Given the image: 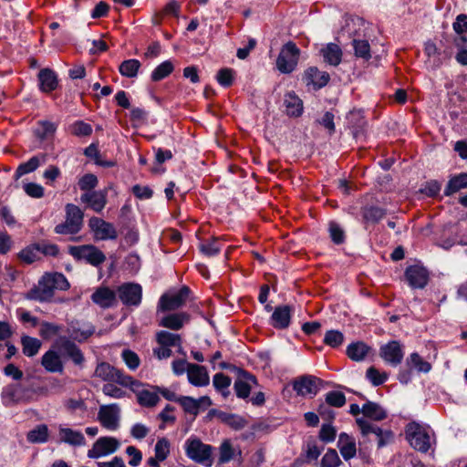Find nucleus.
<instances>
[{
    "label": "nucleus",
    "mask_w": 467,
    "mask_h": 467,
    "mask_svg": "<svg viewBox=\"0 0 467 467\" xmlns=\"http://www.w3.org/2000/svg\"><path fill=\"white\" fill-rule=\"evenodd\" d=\"M66 276L60 273L45 274L36 286L29 292V298L37 301H47L54 296L55 290L66 291L69 288Z\"/></svg>",
    "instance_id": "obj_1"
},
{
    "label": "nucleus",
    "mask_w": 467,
    "mask_h": 467,
    "mask_svg": "<svg viewBox=\"0 0 467 467\" xmlns=\"http://www.w3.org/2000/svg\"><path fill=\"white\" fill-rule=\"evenodd\" d=\"M65 211L66 220L55 226V233L64 235L78 234L83 226V212L78 206L72 203H67Z\"/></svg>",
    "instance_id": "obj_2"
},
{
    "label": "nucleus",
    "mask_w": 467,
    "mask_h": 467,
    "mask_svg": "<svg viewBox=\"0 0 467 467\" xmlns=\"http://www.w3.org/2000/svg\"><path fill=\"white\" fill-rule=\"evenodd\" d=\"M185 453L197 463L211 466L213 463V446L203 443L199 438L192 436L185 441Z\"/></svg>",
    "instance_id": "obj_3"
},
{
    "label": "nucleus",
    "mask_w": 467,
    "mask_h": 467,
    "mask_svg": "<svg viewBox=\"0 0 467 467\" xmlns=\"http://www.w3.org/2000/svg\"><path fill=\"white\" fill-rule=\"evenodd\" d=\"M128 387L135 393L138 403L142 407L152 408L160 401L158 386L145 385L132 378V382Z\"/></svg>",
    "instance_id": "obj_4"
},
{
    "label": "nucleus",
    "mask_w": 467,
    "mask_h": 467,
    "mask_svg": "<svg viewBox=\"0 0 467 467\" xmlns=\"http://www.w3.org/2000/svg\"><path fill=\"white\" fill-rule=\"evenodd\" d=\"M406 438L415 450L426 452L431 447V437L420 424L410 422L406 426Z\"/></svg>",
    "instance_id": "obj_5"
},
{
    "label": "nucleus",
    "mask_w": 467,
    "mask_h": 467,
    "mask_svg": "<svg viewBox=\"0 0 467 467\" xmlns=\"http://www.w3.org/2000/svg\"><path fill=\"white\" fill-rule=\"evenodd\" d=\"M94 374L104 381L115 382L123 387H128L132 382L131 376L126 375L122 370L107 362L99 363Z\"/></svg>",
    "instance_id": "obj_6"
},
{
    "label": "nucleus",
    "mask_w": 467,
    "mask_h": 467,
    "mask_svg": "<svg viewBox=\"0 0 467 467\" xmlns=\"http://www.w3.org/2000/svg\"><path fill=\"white\" fill-rule=\"evenodd\" d=\"M300 50L293 42L286 43L281 49L276 59V67L282 73L292 72L299 59Z\"/></svg>",
    "instance_id": "obj_7"
},
{
    "label": "nucleus",
    "mask_w": 467,
    "mask_h": 467,
    "mask_svg": "<svg viewBox=\"0 0 467 467\" xmlns=\"http://www.w3.org/2000/svg\"><path fill=\"white\" fill-rule=\"evenodd\" d=\"M190 292L189 287L182 286L178 291L163 294L159 300L158 310L172 311L182 307L185 305Z\"/></svg>",
    "instance_id": "obj_8"
},
{
    "label": "nucleus",
    "mask_w": 467,
    "mask_h": 467,
    "mask_svg": "<svg viewBox=\"0 0 467 467\" xmlns=\"http://www.w3.org/2000/svg\"><path fill=\"white\" fill-rule=\"evenodd\" d=\"M69 254L74 258L78 260H85L94 266L101 265L106 260V256L103 252L91 244L70 246Z\"/></svg>",
    "instance_id": "obj_9"
},
{
    "label": "nucleus",
    "mask_w": 467,
    "mask_h": 467,
    "mask_svg": "<svg viewBox=\"0 0 467 467\" xmlns=\"http://www.w3.org/2000/svg\"><path fill=\"white\" fill-rule=\"evenodd\" d=\"M118 296L123 305L138 306L142 300V287L136 283H124L118 287Z\"/></svg>",
    "instance_id": "obj_10"
},
{
    "label": "nucleus",
    "mask_w": 467,
    "mask_h": 467,
    "mask_svg": "<svg viewBox=\"0 0 467 467\" xmlns=\"http://www.w3.org/2000/svg\"><path fill=\"white\" fill-rule=\"evenodd\" d=\"M88 226L96 240H115L118 237V232L114 225L101 218L91 217Z\"/></svg>",
    "instance_id": "obj_11"
},
{
    "label": "nucleus",
    "mask_w": 467,
    "mask_h": 467,
    "mask_svg": "<svg viewBox=\"0 0 467 467\" xmlns=\"http://www.w3.org/2000/svg\"><path fill=\"white\" fill-rule=\"evenodd\" d=\"M119 446V440L114 437H100L94 442L92 448L88 451V457L98 459L111 454L118 451Z\"/></svg>",
    "instance_id": "obj_12"
},
{
    "label": "nucleus",
    "mask_w": 467,
    "mask_h": 467,
    "mask_svg": "<svg viewBox=\"0 0 467 467\" xmlns=\"http://www.w3.org/2000/svg\"><path fill=\"white\" fill-rule=\"evenodd\" d=\"M3 404L6 407L28 401L26 389L19 383L5 386L1 393Z\"/></svg>",
    "instance_id": "obj_13"
},
{
    "label": "nucleus",
    "mask_w": 467,
    "mask_h": 467,
    "mask_svg": "<svg viewBox=\"0 0 467 467\" xmlns=\"http://www.w3.org/2000/svg\"><path fill=\"white\" fill-rule=\"evenodd\" d=\"M98 419L107 430H117L119 426V407L117 404L101 406L98 413Z\"/></svg>",
    "instance_id": "obj_14"
},
{
    "label": "nucleus",
    "mask_w": 467,
    "mask_h": 467,
    "mask_svg": "<svg viewBox=\"0 0 467 467\" xmlns=\"http://www.w3.org/2000/svg\"><path fill=\"white\" fill-rule=\"evenodd\" d=\"M57 348L63 351L72 362L77 366H83L85 362V357L81 349L68 337H58L54 345Z\"/></svg>",
    "instance_id": "obj_15"
},
{
    "label": "nucleus",
    "mask_w": 467,
    "mask_h": 467,
    "mask_svg": "<svg viewBox=\"0 0 467 467\" xmlns=\"http://www.w3.org/2000/svg\"><path fill=\"white\" fill-rule=\"evenodd\" d=\"M67 331L71 339L83 342L95 333V327L89 322L73 320L68 323Z\"/></svg>",
    "instance_id": "obj_16"
},
{
    "label": "nucleus",
    "mask_w": 467,
    "mask_h": 467,
    "mask_svg": "<svg viewBox=\"0 0 467 467\" xmlns=\"http://www.w3.org/2000/svg\"><path fill=\"white\" fill-rule=\"evenodd\" d=\"M320 382L317 377L307 375L296 379L293 388L300 396L313 397L319 390Z\"/></svg>",
    "instance_id": "obj_17"
},
{
    "label": "nucleus",
    "mask_w": 467,
    "mask_h": 467,
    "mask_svg": "<svg viewBox=\"0 0 467 467\" xmlns=\"http://www.w3.org/2000/svg\"><path fill=\"white\" fill-rule=\"evenodd\" d=\"M405 276L412 288H424L429 281V272L420 265H410L405 271Z\"/></svg>",
    "instance_id": "obj_18"
},
{
    "label": "nucleus",
    "mask_w": 467,
    "mask_h": 467,
    "mask_svg": "<svg viewBox=\"0 0 467 467\" xmlns=\"http://www.w3.org/2000/svg\"><path fill=\"white\" fill-rule=\"evenodd\" d=\"M380 357L391 366L401 363L404 353L399 341L393 340L380 348Z\"/></svg>",
    "instance_id": "obj_19"
},
{
    "label": "nucleus",
    "mask_w": 467,
    "mask_h": 467,
    "mask_svg": "<svg viewBox=\"0 0 467 467\" xmlns=\"http://www.w3.org/2000/svg\"><path fill=\"white\" fill-rule=\"evenodd\" d=\"M107 190L88 192L81 195L80 200L96 213H100L107 204Z\"/></svg>",
    "instance_id": "obj_20"
},
{
    "label": "nucleus",
    "mask_w": 467,
    "mask_h": 467,
    "mask_svg": "<svg viewBox=\"0 0 467 467\" xmlns=\"http://www.w3.org/2000/svg\"><path fill=\"white\" fill-rule=\"evenodd\" d=\"M256 383L257 381L254 376L244 370H241L234 385L236 396L240 399H246L251 392L252 386Z\"/></svg>",
    "instance_id": "obj_21"
},
{
    "label": "nucleus",
    "mask_w": 467,
    "mask_h": 467,
    "mask_svg": "<svg viewBox=\"0 0 467 467\" xmlns=\"http://www.w3.org/2000/svg\"><path fill=\"white\" fill-rule=\"evenodd\" d=\"M41 365L47 372L62 373L64 363L58 352L53 348L47 350L41 358Z\"/></svg>",
    "instance_id": "obj_22"
},
{
    "label": "nucleus",
    "mask_w": 467,
    "mask_h": 467,
    "mask_svg": "<svg viewBox=\"0 0 467 467\" xmlns=\"http://www.w3.org/2000/svg\"><path fill=\"white\" fill-rule=\"evenodd\" d=\"M91 300L102 308H109L116 304V293L107 286H100L92 294Z\"/></svg>",
    "instance_id": "obj_23"
},
{
    "label": "nucleus",
    "mask_w": 467,
    "mask_h": 467,
    "mask_svg": "<svg viewBox=\"0 0 467 467\" xmlns=\"http://www.w3.org/2000/svg\"><path fill=\"white\" fill-rule=\"evenodd\" d=\"M187 378L189 382L195 387H205L210 382L206 368L197 364H190Z\"/></svg>",
    "instance_id": "obj_24"
},
{
    "label": "nucleus",
    "mask_w": 467,
    "mask_h": 467,
    "mask_svg": "<svg viewBox=\"0 0 467 467\" xmlns=\"http://www.w3.org/2000/svg\"><path fill=\"white\" fill-rule=\"evenodd\" d=\"M292 308L289 306H276L271 317V325L277 329H285L290 325Z\"/></svg>",
    "instance_id": "obj_25"
},
{
    "label": "nucleus",
    "mask_w": 467,
    "mask_h": 467,
    "mask_svg": "<svg viewBox=\"0 0 467 467\" xmlns=\"http://www.w3.org/2000/svg\"><path fill=\"white\" fill-rule=\"evenodd\" d=\"M329 75L325 71H320L317 67H309L304 75V79L307 86L312 85L315 89L325 87L329 81Z\"/></svg>",
    "instance_id": "obj_26"
},
{
    "label": "nucleus",
    "mask_w": 467,
    "mask_h": 467,
    "mask_svg": "<svg viewBox=\"0 0 467 467\" xmlns=\"http://www.w3.org/2000/svg\"><path fill=\"white\" fill-rule=\"evenodd\" d=\"M59 441L67 443L72 446H81L85 444L86 439L79 431L59 426L58 428Z\"/></svg>",
    "instance_id": "obj_27"
},
{
    "label": "nucleus",
    "mask_w": 467,
    "mask_h": 467,
    "mask_svg": "<svg viewBox=\"0 0 467 467\" xmlns=\"http://www.w3.org/2000/svg\"><path fill=\"white\" fill-rule=\"evenodd\" d=\"M284 106L286 114L290 117L296 118L303 113V101L294 91L287 92L285 95Z\"/></svg>",
    "instance_id": "obj_28"
},
{
    "label": "nucleus",
    "mask_w": 467,
    "mask_h": 467,
    "mask_svg": "<svg viewBox=\"0 0 467 467\" xmlns=\"http://www.w3.org/2000/svg\"><path fill=\"white\" fill-rule=\"evenodd\" d=\"M190 320V316L185 312L174 313L162 317L159 323L161 327L179 330Z\"/></svg>",
    "instance_id": "obj_29"
},
{
    "label": "nucleus",
    "mask_w": 467,
    "mask_h": 467,
    "mask_svg": "<svg viewBox=\"0 0 467 467\" xmlns=\"http://www.w3.org/2000/svg\"><path fill=\"white\" fill-rule=\"evenodd\" d=\"M38 80L40 89L46 93L55 90L58 83L56 73L49 68H44L39 71Z\"/></svg>",
    "instance_id": "obj_30"
},
{
    "label": "nucleus",
    "mask_w": 467,
    "mask_h": 467,
    "mask_svg": "<svg viewBox=\"0 0 467 467\" xmlns=\"http://www.w3.org/2000/svg\"><path fill=\"white\" fill-rule=\"evenodd\" d=\"M337 447L342 457L348 461L356 455V443L352 437L343 432L339 434Z\"/></svg>",
    "instance_id": "obj_31"
},
{
    "label": "nucleus",
    "mask_w": 467,
    "mask_h": 467,
    "mask_svg": "<svg viewBox=\"0 0 467 467\" xmlns=\"http://www.w3.org/2000/svg\"><path fill=\"white\" fill-rule=\"evenodd\" d=\"M46 161L47 157L45 154L33 156L27 161L21 163L17 167L15 172L16 179H19L23 175L36 171L40 166V164L45 163Z\"/></svg>",
    "instance_id": "obj_32"
},
{
    "label": "nucleus",
    "mask_w": 467,
    "mask_h": 467,
    "mask_svg": "<svg viewBox=\"0 0 467 467\" xmlns=\"http://www.w3.org/2000/svg\"><path fill=\"white\" fill-rule=\"evenodd\" d=\"M241 455L242 451L239 448H234L230 440H224L219 447L218 462L224 464Z\"/></svg>",
    "instance_id": "obj_33"
},
{
    "label": "nucleus",
    "mask_w": 467,
    "mask_h": 467,
    "mask_svg": "<svg viewBox=\"0 0 467 467\" xmlns=\"http://www.w3.org/2000/svg\"><path fill=\"white\" fill-rule=\"evenodd\" d=\"M324 60L332 66H337L342 59L341 48L334 43L327 44L321 49Z\"/></svg>",
    "instance_id": "obj_34"
},
{
    "label": "nucleus",
    "mask_w": 467,
    "mask_h": 467,
    "mask_svg": "<svg viewBox=\"0 0 467 467\" xmlns=\"http://www.w3.org/2000/svg\"><path fill=\"white\" fill-rule=\"evenodd\" d=\"M467 188V173L462 172L458 175L451 177L444 190L446 196H451L462 189Z\"/></svg>",
    "instance_id": "obj_35"
},
{
    "label": "nucleus",
    "mask_w": 467,
    "mask_h": 467,
    "mask_svg": "<svg viewBox=\"0 0 467 467\" xmlns=\"http://www.w3.org/2000/svg\"><path fill=\"white\" fill-rule=\"evenodd\" d=\"M362 413L365 417L373 420H382L387 418V413L383 408L376 402L367 401L362 407Z\"/></svg>",
    "instance_id": "obj_36"
},
{
    "label": "nucleus",
    "mask_w": 467,
    "mask_h": 467,
    "mask_svg": "<svg viewBox=\"0 0 467 467\" xmlns=\"http://www.w3.org/2000/svg\"><path fill=\"white\" fill-rule=\"evenodd\" d=\"M369 351V347L363 342H355L347 348L348 357L354 361H362Z\"/></svg>",
    "instance_id": "obj_37"
},
{
    "label": "nucleus",
    "mask_w": 467,
    "mask_h": 467,
    "mask_svg": "<svg viewBox=\"0 0 467 467\" xmlns=\"http://www.w3.org/2000/svg\"><path fill=\"white\" fill-rule=\"evenodd\" d=\"M156 341L159 345L171 347H181L182 338L180 335L171 333L165 330L159 331L156 334Z\"/></svg>",
    "instance_id": "obj_38"
},
{
    "label": "nucleus",
    "mask_w": 467,
    "mask_h": 467,
    "mask_svg": "<svg viewBox=\"0 0 467 467\" xmlns=\"http://www.w3.org/2000/svg\"><path fill=\"white\" fill-rule=\"evenodd\" d=\"M21 344L23 348V353L27 357L36 356L42 345L39 339L29 336H23L21 337Z\"/></svg>",
    "instance_id": "obj_39"
},
{
    "label": "nucleus",
    "mask_w": 467,
    "mask_h": 467,
    "mask_svg": "<svg viewBox=\"0 0 467 467\" xmlns=\"http://www.w3.org/2000/svg\"><path fill=\"white\" fill-rule=\"evenodd\" d=\"M26 439L31 443H44L48 440V428L46 424L37 425L28 431Z\"/></svg>",
    "instance_id": "obj_40"
},
{
    "label": "nucleus",
    "mask_w": 467,
    "mask_h": 467,
    "mask_svg": "<svg viewBox=\"0 0 467 467\" xmlns=\"http://www.w3.org/2000/svg\"><path fill=\"white\" fill-rule=\"evenodd\" d=\"M140 66L138 59H127L119 65V71L123 77L132 78L138 75Z\"/></svg>",
    "instance_id": "obj_41"
},
{
    "label": "nucleus",
    "mask_w": 467,
    "mask_h": 467,
    "mask_svg": "<svg viewBox=\"0 0 467 467\" xmlns=\"http://www.w3.org/2000/svg\"><path fill=\"white\" fill-rule=\"evenodd\" d=\"M230 377L224 375L223 373H216L213 379V384L215 389L222 393L224 398H227L230 394L229 387L231 385Z\"/></svg>",
    "instance_id": "obj_42"
},
{
    "label": "nucleus",
    "mask_w": 467,
    "mask_h": 467,
    "mask_svg": "<svg viewBox=\"0 0 467 467\" xmlns=\"http://www.w3.org/2000/svg\"><path fill=\"white\" fill-rule=\"evenodd\" d=\"M352 46L355 51V56L368 61L371 57L370 46L368 40L365 39H353Z\"/></svg>",
    "instance_id": "obj_43"
},
{
    "label": "nucleus",
    "mask_w": 467,
    "mask_h": 467,
    "mask_svg": "<svg viewBox=\"0 0 467 467\" xmlns=\"http://www.w3.org/2000/svg\"><path fill=\"white\" fill-rule=\"evenodd\" d=\"M174 69L173 64L170 60L161 63L151 73L152 81H160L168 77Z\"/></svg>",
    "instance_id": "obj_44"
},
{
    "label": "nucleus",
    "mask_w": 467,
    "mask_h": 467,
    "mask_svg": "<svg viewBox=\"0 0 467 467\" xmlns=\"http://www.w3.org/2000/svg\"><path fill=\"white\" fill-rule=\"evenodd\" d=\"M40 254V246L39 245H31L23 249L18 254V258L21 262L25 264H32L39 259Z\"/></svg>",
    "instance_id": "obj_45"
},
{
    "label": "nucleus",
    "mask_w": 467,
    "mask_h": 467,
    "mask_svg": "<svg viewBox=\"0 0 467 467\" xmlns=\"http://www.w3.org/2000/svg\"><path fill=\"white\" fill-rule=\"evenodd\" d=\"M220 419L235 431L242 430L247 425V421L243 417L235 414L223 413L220 415Z\"/></svg>",
    "instance_id": "obj_46"
},
{
    "label": "nucleus",
    "mask_w": 467,
    "mask_h": 467,
    "mask_svg": "<svg viewBox=\"0 0 467 467\" xmlns=\"http://www.w3.org/2000/svg\"><path fill=\"white\" fill-rule=\"evenodd\" d=\"M222 244L218 238L207 240L200 244V250L207 256H213L220 253Z\"/></svg>",
    "instance_id": "obj_47"
},
{
    "label": "nucleus",
    "mask_w": 467,
    "mask_h": 467,
    "mask_svg": "<svg viewBox=\"0 0 467 467\" xmlns=\"http://www.w3.org/2000/svg\"><path fill=\"white\" fill-rule=\"evenodd\" d=\"M385 214V211L377 206L365 207L362 212L364 220L374 223L379 222Z\"/></svg>",
    "instance_id": "obj_48"
},
{
    "label": "nucleus",
    "mask_w": 467,
    "mask_h": 467,
    "mask_svg": "<svg viewBox=\"0 0 467 467\" xmlns=\"http://www.w3.org/2000/svg\"><path fill=\"white\" fill-rule=\"evenodd\" d=\"M68 130L71 134L78 137L89 136L92 133L91 125L82 120L75 121L69 126Z\"/></svg>",
    "instance_id": "obj_49"
},
{
    "label": "nucleus",
    "mask_w": 467,
    "mask_h": 467,
    "mask_svg": "<svg viewBox=\"0 0 467 467\" xmlns=\"http://www.w3.org/2000/svg\"><path fill=\"white\" fill-rule=\"evenodd\" d=\"M171 443L168 439L161 438L155 445V456L160 461H164L170 453Z\"/></svg>",
    "instance_id": "obj_50"
},
{
    "label": "nucleus",
    "mask_w": 467,
    "mask_h": 467,
    "mask_svg": "<svg viewBox=\"0 0 467 467\" xmlns=\"http://www.w3.org/2000/svg\"><path fill=\"white\" fill-rule=\"evenodd\" d=\"M408 364H410L419 372L427 373L431 370V366L429 362L423 360V358L418 353H412L408 359Z\"/></svg>",
    "instance_id": "obj_51"
},
{
    "label": "nucleus",
    "mask_w": 467,
    "mask_h": 467,
    "mask_svg": "<svg viewBox=\"0 0 467 467\" xmlns=\"http://www.w3.org/2000/svg\"><path fill=\"white\" fill-rule=\"evenodd\" d=\"M343 341L344 336L338 330H328L324 337V343L331 348L339 347Z\"/></svg>",
    "instance_id": "obj_52"
},
{
    "label": "nucleus",
    "mask_w": 467,
    "mask_h": 467,
    "mask_svg": "<svg viewBox=\"0 0 467 467\" xmlns=\"http://www.w3.org/2000/svg\"><path fill=\"white\" fill-rule=\"evenodd\" d=\"M121 358L130 370L137 369L140 364L139 356L130 349H124Z\"/></svg>",
    "instance_id": "obj_53"
},
{
    "label": "nucleus",
    "mask_w": 467,
    "mask_h": 467,
    "mask_svg": "<svg viewBox=\"0 0 467 467\" xmlns=\"http://www.w3.org/2000/svg\"><path fill=\"white\" fill-rule=\"evenodd\" d=\"M234 74L235 72L232 68H222L218 71L216 79L221 86L228 88L234 82Z\"/></svg>",
    "instance_id": "obj_54"
},
{
    "label": "nucleus",
    "mask_w": 467,
    "mask_h": 467,
    "mask_svg": "<svg viewBox=\"0 0 467 467\" xmlns=\"http://www.w3.org/2000/svg\"><path fill=\"white\" fill-rule=\"evenodd\" d=\"M341 464L337 452L334 449H329L321 460V467H338Z\"/></svg>",
    "instance_id": "obj_55"
},
{
    "label": "nucleus",
    "mask_w": 467,
    "mask_h": 467,
    "mask_svg": "<svg viewBox=\"0 0 467 467\" xmlns=\"http://www.w3.org/2000/svg\"><path fill=\"white\" fill-rule=\"evenodd\" d=\"M366 376L374 386H379L388 379L387 373L379 372L374 367H370L368 368Z\"/></svg>",
    "instance_id": "obj_56"
},
{
    "label": "nucleus",
    "mask_w": 467,
    "mask_h": 467,
    "mask_svg": "<svg viewBox=\"0 0 467 467\" xmlns=\"http://www.w3.org/2000/svg\"><path fill=\"white\" fill-rule=\"evenodd\" d=\"M98 185V178L96 175L92 173H87L84 176H82L78 181V187L81 191L92 192L91 190L94 189Z\"/></svg>",
    "instance_id": "obj_57"
},
{
    "label": "nucleus",
    "mask_w": 467,
    "mask_h": 467,
    "mask_svg": "<svg viewBox=\"0 0 467 467\" xmlns=\"http://www.w3.org/2000/svg\"><path fill=\"white\" fill-rule=\"evenodd\" d=\"M326 401L333 407L341 408L346 403V397L341 391H329L326 395Z\"/></svg>",
    "instance_id": "obj_58"
},
{
    "label": "nucleus",
    "mask_w": 467,
    "mask_h": 467,
    "mask_svg": "<svg viewBox=\"0 0 467 467\" xmlns=\"http://www.w3.org/2000/svg\"><path fill=\"white\" fill-rule=\"evenodd\" d=\"M178 402L182 405L183 410L193 415H197L199 412V401L192 397H181L178 399Z\"/></svg>",
    "instance_id": "obj_59"
},
{
    "label": "nucleus",
    "mask_w": 467,
    "mask_h": 467,
    "mask_svg": "<svg viewBox=\"0 0 467 467\" xmlns=\"http://www.w3.org/2000/svg\"><path fill=\"white\" fill-rule=\"evenodd\" d=\"M148 112L140 108H133L130 111V121L134 127H139L147 122Z\"/></svg>",
    "instance_id": "obj_60"
},
{
    "label": "nucleus",
    "mask_w": 467,
    "mask_h": 467,
    "mask_svg": "<svg viewBox=\"0 0 467 467\" xmlns=\"http://www.w3.org/2000/svg\"><path fill=\"white\" fill-rule=\"evenodd\" d=\"M66 410L70 413L85 412L87 406L81 399H68L64 402Z\"/></svg>",
    "instance_id": "obj_61"
},
{
    "label": "nucleus",
    "mask_w": 467,
    "mask_h": 467,
    "mask_svg": "<svg viewBox=\"0 0 467 467\" xmlns=\"http://www.w3.org/2000/svg\"><path fill=\"white\" fill-rule=\"evenodd\" d=\"M60 331V327L48 322H43L40 327V335L45 339H49L57 335Z\"/></svg>",
    "instance_id": "obj_62"
},
{
    "label": "nucleus",
    "mask_w": 467,
    "mask_h": 467,
    "mask_svg": "<svg viewBox=\"0 0 467 467\" xmlns=\"http://www.w3.org/2000/svg\"><path fill=\"white\" fill-rule=\"evenodd\" d=\"M329 234L332 241L337 244H342L345 240L344 231L335 222L329 223Z\"/></svg>",
    "instance_id": "obj_63"
},
{
    "label": "nucleus",
    "mask_w": 467,
    "mask_h": 467,
    "mask_svg": "<svg viewBox=\"0 0 467 467\" xmlns=\"http://www.w3.org/2000/svg\"><path fill=\"white\" fill-rule=\"evenodd\" d=\"M337 431L330 424H323L319 431V439L326 442H331L336 438Z\"/></svg>",
    "instance_id": "obj_64"
}]
</instances>
